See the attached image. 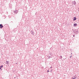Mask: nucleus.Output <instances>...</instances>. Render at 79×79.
Here are the masks:
<instances>
[{"mask_svg": "<svg viewBox=\"0 0 79 79\" xmlns=\"http://www.w3.org/2000/svg\"><path fill=\"white\" fill-rule=\"evenodd\" d=\"M73 32H74L75 34H78V31L76 30H75L73 31Z\"/></svg>", "mask_w": 79, "mask_h": 79, "instance_id": "nucleus-1", "label": "nucleus"}, {"mask_svg": "<svg viewBox=\"0 0 79 79\" xmlns=\"http://www.w3.org/2000/svg\"><path fill=\"white\" fill-rule=\"evenodd\" d=\"M13 12L14 13H16V14H17L18 11L17 10H15Z\"/></svg>", "mask_w": 79, "mask_h": 79, "instance_id": "nucleus-2", "label": "nucleus"}, {"mask_svg": "<svg viewBox=\"0 0 79 79\" xmlns=\"http://www.w3.org/2000/svg\"><path fill=\"white\" fill-rule=\"evenodd\" d=\"M2 27H3V26L2 24H1L0 25V28L2 29Z\"/></svg>", "mask_w": 79, "mask_h": 79, "instance_id": "nucleus-3", "label": "nucleus"}, {"mask_svg": "<svg viewBox=\"0 0 79 79\" xmlns=\"http://www.w3.org/2000/svg\"><path fill=\"white\" fill-rule=\"evenodd\" d=\"M49 55H51V56H53V53H52V52H50L49 53Z\"/></svg>", "mask_w": 79, "mask_h": 79, "instance_id": "nucleus-4", "label": "nucleus"}, {"mask_svg": "<svg viewBox=\"0 0 79 79\" xmlns=\"http://www.w3.org/2000/svg\"><path fill=\"white\" fill-rule=\"evenodd\" d=\"M73 4H74V5H76V1H74L73 2Z\"/></svg>", "mask_w": 79, "mask_h": 79, "instance_id": "nucleus-5", "label": "nucleus"}, {"mask_svg": "<svg viewBox=\"0 0 79 79\" xmlns=\"http://www.w3.org/2000/svg\"><path fill=\"white\" fill-rule=\"evenodd\" d=\"M76 18L75 17L73 18V21H76Z\"/></svg>", "mask_w": 79, "mask_h": 79, "instance_id": "nucleus-6", "label": "nucleus"}, {"mask_svg": "<svg viewBox=\"0 0 79 79\" xmlns=\"http://www.w3.org/2000/svg\"><path fill=\"white\" fill-rule=\"evenodd\" d=\"M9 61H6V64H9Z\"/></svg>", "mask_w": 79, "mask_h": 79, "instance_id": "nucleus-7", "label": "nucleus"}, {"mask_svg": "<svg viewBox=\"0 0 79 79\" xmlns=\"http://www.w3.org/2000/svg\"><path fill=\"white\" fill-rule=\"evenodd\" d=\"M31 33L32 34V35H34V32H33V31H31Z\"/></svg>", "mask_w": 79, "mask_h": 79, "instance_id": "nucleus-8", "label": "nucleus"}, {"mask_svg": "<svg viewBox=\"0 0 79 79\" xmlns=\"http://www.w3.org/2000/svg\"><path fill=\"white\" fill-rule=\"evenodd\" d=\"M73 26H77V24L76 23H74V24Z\"/></svg>", "mask_w": 79, "mask_h": 79, "instance_id": "nucleus-9", "label": "nucleus"}, {"mask_svg": "<svg viewBox=\"0 0 79 79\" xmlns=\"http://www.w3.org/2000/svg\"><path fill=\"white\" fill-rule=\"evenodd\" d=\"M60 60L62 59V56H60Z\"/></svg>", "mask_w": 79, "mask_h": 79, "instance_id": "nucleus-10", "label": "nucleus"}, {"mask_svg": "<svg viewBox=\"0 0 79 79\" xmlns=\"http://www.w3.org/2000/svg\"><path fill=\"white\" fill-rule=\"evenodd\" d=\"M76 77L75 76V77L74 78H72V79H76Z\"/></svg>", "mask_w": 79, "mask_h": 79, "instance_id": "nucleus-11", "label": "nucleus"}, {"mask_svg": "<svg viewBox=\"0 0 79 79\" xmlns=\"http://www.w3.org/2000/svg\"><path fill=\"white\" fill-rule=\"evenodd\" d=\"M50 58H52V57H51V56H49V57L48 58V59H50Z\"/></svg>", "mask_w": 79, "mask_h": 79, "instance_id": "nucleus-12", "label": "nucleus"}, {"mask_svg": "<svg viewBox=\"0 0 79 79\" xmlns=\"http://www.w3.org/2000/svg\"><path fill=\"white\" fill-rule=\"evenodd\" d=\"M0 67H1V68H3V65H2L1 66H0Z\"/></svg>", "mask_w": 79, "mask_h": 79, "instance_id": "nucleus-13", "label": "nucleus"}, {"mask_svg": "<svg viewBox=\"0 0 79 79\" xmlns=\"http://www.w3.org/2000/svg\"><path fill=\"white\" fill-rule=\"evenodd\" d=\"M0 69H1V70H2V67H0Z\"/></svg>", "mask_w": 79, "mask_h": 79, "instance_id": "nucleus-14", "label": "nucleus"}, {"mask_svg": "<svg viewBox=\"0 0 79 79\" xmlns=\"http://www.w3.org/2000/svg\"><path fill=\"white\" fill-rule=\"evenodd\" d=\"M71 57H72V56H70V58H71Z\"/></svg>", "mask_w": 79, "mask_h": 79, "instance_id": "nucleus-15", "label": "nucleus"}, {"mask_svg": "<svg viewBox=\"0 0 79 79\" xmlns=\"http://www.w3.org/2000/svg\"><path fill=\"white\" fill-rule=\"evenodd\" d=\"M47 72L48 73V72H49V70H48V71H47Z\"/></svg>", "mask_w": 79, "mask_h": 79, "instance_id": "nucleus-16", "label": "nucleus"}, {"mask_svg": "<svg viewBox=\"0 0 79 79\" xmlns=\"http://www.w3.org/2000/svg\"><path fill=\"white\" fill-rule=\"evenodd\" d=\"M52 68V67H51L50 68Z\"/></svg>", "mask_w": 79, "mask_h": 79, "instance_id": "nucleus-17", "label": "nucleus"}, {"mask_svg": "<svg viewBox=\"0 0 79 79\" xmlns=\"http://www.w3.org/2000/svg\"><path fill=\"white\" fill-rule=\"evenodd\" d=\"M73 37H75V35H73Z\"/></svg>", "mask_w": 79, "mask_h": 79, "instance_id": "nucleus-18", "label": "nucleus"}, {"mask_svg": "<svg viewBox=\"0 0 79 79\" xmlns=\"http://www.w3.org/2000/svg\"><path fill=\"white\" fill-rule=\"evenodd\" d=\"M15 64H17V63H16Z\"/></svg>", "mask_w": 79, "mask_h": 79, "instance_id": "nucleus-19", "label": "nucleus"}, {"mask_svg": "<svg viewBox=\"0 0 79 79\" xmlns=\"http://www.w3.org/2000/svg\"><path fill=\"white\" fill-rule=\"evenodd\" d=\"M71 55H72V53H71Z\"/></svg>", "mask_w": 79, "mask_h": 79, "instance_id": "nucleus-20", "label": "nucleus"}, {"mask_svg": "<svg viewBox=\"0 0 79 79\" xmlns=\"http://www.w3.org/2000/svg\"><path fill=\"white\" fill-rule=\"evenodd\" d=\"M51 71H52V70H51Z\"/></svg>", "mask_w": 79, "mask_h": 79, "instance_id": "nucleus-21", "label": "nucleus"}, {"mask_svg": "<svg viewBox=\"0 0 79 79\" xmlns=\"http://www.w3.org/2000/svg\"><path fill=\"white\" fill-rule=\"evenodd\" d=\"M16 77H15V78Z\"/></svg>", "mask_w": 79, "mask_h": 79, "instance_id": "nucleus-22", "label": "nucleus"}]
</instances>
